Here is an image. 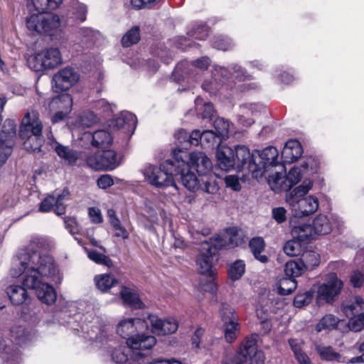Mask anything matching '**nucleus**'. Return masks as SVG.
Instances as JSON below:
<instances>
[{
	"label": "nucleus",
	"instance_id": "f257e3e1",
	"mask_svg": "<svg viewBox=\"0 0 364 364\" xmlns=\"http://www.w3.org/2000/svg\"><path fill=\"white\" fill-rule=\"evenodd\" d=\"M47 245L44 237L31 236L29 243L19 249L13 258L11 275L14 278L22 276V284L34 290L38 299L49 306L55 303L57 294L48 281L60 284L63 276L53 257L43 252Z\"/></svg>",
	"mask_w": 364,
	"mask_h": 364
},
{
	"label": "nucleus",
	"instance_id": "f03ea898",
	"mask_svg": "<svg viewBox=\"0 0 364 364\" xmlns=\"http://www.w3.org/2000/svg\"><path fill=\"white\" fill-rule=\"evenodd\" d=\"M173 159H167L159 166L149 165L143 173L147 181L157 188L173 186L177 189L176 181H180L188 190L196 192L202 191L213 194L216 190V184L213 181L203 182L199 186L196 175L190 171V167L186 162L187 154L181 150H173Z\"/></svg>",
	"mask_w": 364,
	"mask_h": 364
},
{
	"label": "nucleus",
	"instance_id": "7ed1b4c3",
	"mask_svg": "<svg viewBox=\"0 0 364 364\" xmlns=\"http://www.w3.org/2000/svg\"><path fill=\"white\" fill-rule=\"evenodd\" d=\"M211 75V79L205 80L202 84V88L210 95H216L223 90L245 92L257 87L255 82L243 83L237 87V82L252 79L247 70L237 63H230L227 65H214Z\"/></svg>",
	"mask_w": 364,
	"mask_h": 364
},
{
	"label": "nucleus",
	"instance_id": "20e7f679",
	"mask_svg": "<svg viewBox=\"0 0 364 364\" xmlns=\"http://www.w3.org/2000/svg\"><path fill=\"white\" fill-rule=\"evenodd\" d=\"M320 160L316 156H308L304 159L299 166H293L288 173L284 171L269 176V186L273 191L279 193L288 191L298 183L301 178H309L317 174L320 168Z\"/></svg>",
	"mask_w": 364,
	"mask_h": 364
},
{
	"label": "nucleus",
	"instance_id": "39448f33",
	"mask_svg": "<svg viewBox=\"0 0 364 364\" xmlns=\"http://www.w3.org/2000/svg\"><path fill=\"white\" fill-rule=\"evenodd\" d=\"M254 178L267 177L269 183V176L277 174V172L285 170L282 161H279V151L272 146L265 147L262 150L256 149Z\"/></svg>",
	"mask_w": 364,
	"mask_h": 364
},
{
	"label": "nucleus",
	"instance_id": "423d86ee",
	"mask_svg": "<svg viewBox=\"0 0 364 364\" xmlns=\"http://www.w3.org/2000/svg\"><path fill=\"white\" fill-rule=\"evenodd\" d=\"M26 24L29 31L48 35L52 40L57 39L56 35L61 36L60 18L58 16L33 14L26 18Z\"/></svg>",
	"mask_w": 364,
	"mask_h": 364
},
{
	"label": "nucleus",
	"instance_id": "0eeeda50",
	"mask_svg": "<svg viewBox=\"0 0 364 364\" xmlns=\"http://www.w3.org/2000/svg\"><path fill=\"white\" fill-rule=\"evenodd\" d=\"M257 334L247 338L235 357L225 364H264V353L257 349Z\"/></svg>",
	"mask_w": 364,
	"mask_h": 364
},
{
	"label": "nucleus",
	"instance_id": "6e6552de",
	"mask_svg": "<svg viewBox=\"0 0 364 364\" xmlns=\"http://www.w3.org/2000/svg\"><path fill=\"white\" fill-rule=\"evenodd\" d=\"M183 152L187 154V158L185 159V161L190 167V171L195 175V173L191 171L193 168L196 170L198 174V177L196 176L198 186H203L202 184L203 185V182H205V181L209 182L213 181L217 186V190L213 193L215 194L219 190V186L215 179L209 176L213 168V164L210 158H208L207 155L202 151H193L190 154H188L186 151Z\"/></svg>",
	"mask_w": 364,
	"mask_h": 364
},
{
	"label": "nucleus",
	"instance_id": "1a4fd4ad",
	"mask_svg": "<svg viewBox=\"0 0 364 364\" xmlns=\"http://www.w3.org/2000/svg\"><path fill=\"white\" fill-rule=\"evenodd\" d=\"M332 226L325 215H318L312 224L299 223L293 227V233L298 234V238L303 241H311L317 235L329 234Z\"/></svg>",
	"mask_w": 364,
	"mask_h": 364
},
{
	"label": "nucleus",
	"instance_id": "9d476101",
	"mask_svg": "<svg viewBox=\"0 0 364 364\" xmlns=\"http://www.w3.org/2000/svg\"><path fill=\"white\" fill-rule=\"evenodd\" d=\"M211 60L208 56H202L191 62L182 60L175 67L172 73V78L178 83L183 82L186 78L196 80L195 70H206L210 66Z\"/></svg>",
	"mask_w": 364,
	"mask_h": 364
},
{
	"label": "nucleus",
	"instance_id": "9b49d317",
	"mask_svg": "<svg viewBox=\"0 0 364 364\" xmlns=\"http://www.w3.org/2000/svg\"><path fill=\"white\" fill-rule=\"evenodd\" d=\"M127 347L132 350L134 360L140 363L149 355L150 350L156 345V338L148 333L138 331L126 341Z\"/></svg>",
	"mask_w": 364,
	"mask_h": 364
},
{
	"label": "nucleus",
	"instance_id": "f8f14e48",
	"mask_svg": "<svg viewBox=\"0 0 364 364\" xmlns=\"http://www.w3.org/2000/svg\"><path fill=\"white\" fill-rule=\"evenodd\" d=\"M87 165L95 170L112 171L119 166L121 161L112 149L102 150L90 154L86 158Z\"/></svg>",
	"mask_w": 364,
	"mask_h": 364
},
{
	"label": "nucleus",
	"instance_id": "ddd939ff",
	"mask_svg": "<svg viewBox=\"0 0 364 364\" xmlns=\"http://www.w3.org/2000/svg\"><path fill=\"white\" fill-rule=\"evenodd\" d=\"M343 286V282L338 279L336 273L328 274L325 282L318 289L317 303L318 304L323 302L331 304L341 293Z\"/></svg>",
	"mask_w": 364,
	"mask_h": 364
},
{
	"label": "nucleus",
	"instance_id": "4468645a",
	"mask_svg": "<svg viewBox=\"0 0 364 364\" xmlns=\"http://www.w3.org/2000/svg\"><path fill=\"white\" fill-rule=\"evenodd\" d=\"M215 242L216 240L202 243L201 251L196 259V264L202 275L210 277L215 275V269L213 268V257L220 247V245L218 247Z\"/></svg>",
	"mask_w": 364,
	"mask_h": 364
},
{
	"label": "nucleus",
	"instance_id": "2eb2a0df",
	"mask_svg": "<svg viewBox=\"0 0 364 364\" xmlns=\"http://www.w3.org/2000/svg\"><path fill=\"white\" fill-rule=\"evenodd\" d=\"M235 161V170L238 172L247 171L251 173L254 178V168L255 165L256 149L250 151V149L245 145H236L233 147Z\"/></svg>",
	"mask_w": 364,
	"mask_h": 364
},
{
	"label": "nucleus",
	"instance_id": "dca6fc26",
	"mask_svg": "<svg viewBox=\"0 0 364 364\" xmlns=\"http://www.w3.org/2000/svg\"><path fill=\"white\" fill-rule=\"evenodd\" d=\"M80 79V74L72 67H65L53 75L52 86L55 91L63 92L68 90L75 85Z\"/></svg>",
	"mask_w": 364,
	"mask_h": 364
},
{
	"label": "nucleus",
	"instance_id": "f3484780",
	"mask_svg": "<svg viewBox=\"0 0 364 364\" xmlns=\"http://www.w3.org/2000/svg\"><path fill=\"white\" fill-rule=\"evenodd\" d=\"M43 124L37 117L35 112H27L23 117L19 128L18 134L21 139L28 138L34 136L36 139L38 136L42 134Z\"/></svg>",
	"mask_w": 364,
	"mask_h": 364
},
{
	"label": "nucleus",
	"instance_id": "a211bd4d",
	"mask_svg": "<svg viewBox=\"0 0 364 364\" xmlns=\"http://www.w3.org/2000/svg\"><path fill=\"white\" fill-rule=\"evenodd\" d=\"M47 138L48 140V144L54 149L56 154L66 164L69 166L75 165L79 158L78 152L76 150L71 149L68 146H64L60 143L58 142L52 134L51 128H49V130L48 131Z\"/></svg>",
	"mask_w": 364,
	"mask_h": 364
},
{
	"label": "nucleus",
	"instance_id": "6ab92c4d",
	"mask_svg": "<svg viewBox=\"0 0 364 364\" xmlns=\"http://www.w3.org/2000/svg\"><path fill=\"white\" fill-rule=\"evenodd\" d=\"M312 187L313 179L306 178L304 179L301 184L286 191V202L291 208V213Z\"/></svg>",
	"mask_w": 364,
	"mask_h": 364
},
{
	"label": "nucleus",
	"instance_id": "aec40b11",
	"mask_svg": "<svg viewBox=\"0 0 364 364\" xmlns=\"http://www.w3.org/2000/svg\"><path fill=\"white\" fill-rule=\"evenodd\" d=\"M208 26L203 22L196 23L192 28L187 32V36H180L178 39L176 46L182 50L191 46V41L189 38L196 40L204 41L209 34Z\"/></svg>",
	"mask_w": 364,
	"mask_h": 364
},
{
	"label": "nucleus",
	"instance_id": "412c9836",
	"mask_svg": "<svg viewBox=\"0 0 364 364\" xmlns=\"http://www.w3.org/2000/svg\"><path fill=\"white\" fill-rule=\"evenodd\" d=\"M148 319L154 333L158 335H167L175 333L178 324L175 318L161 319L156 316L149 315Z\"/></svg>",
	"mask_w": 364,
	"mask_h": 364
},
{
	"label": "nucleus",
	"instance_id": "4be33fe9",
	"mask_svg": "<svg viewBox=\"0 0 364 364\" xmlns=\"http://www.w3.org/2000/svg\"><path fill=\"white\" fill-rule=\"evenodd\" d=\"M137 119L135 114L123 111L110 122V127L123 129L124 133L132 136L136 128Z\"/></svg>",
	"mask_w": 364,
	"mask_h": 364
},
{
	"label": "nucleus",
	"instance_id": "5701e85b",
	"mask_svg": "<svg viewBox=\"0 0 364 364\" xmlns=\"http://www.w3.org/2000/svg\"><path fill=\"white\" fill-rule=\"evenodd\" d=\"M318 205L319 203L317 197L314 196L304 197L291 213L292 218L290 223H293L294 218H301L314 214L318 210Z\"/></svg>",
	"mask_w": 364,
	"mask_h": 364
},
{
	"label": "nucleus",
	"instance_id": "b1692460",
	"mask_svg": "<svg viewBox=\"0 0 364 364\" xmlns=\"http://www.w3.org/2000/svg\"><path fill=\"white\" fill-rule=\"evenodd\" d=\"M203 132L199 129H195L191 133L187 132L186 130L181 129L175 134V138L178 142V147L174 150L188 149L191 145H201Z\"/></svg>",
	"mask_w": 364,
	"mask_h": 364
},
{
	"label": "nucleus",
	"instance_id": "393cba45",
	"mask_svg": "<svg viewBox=\"0 0 364 364\" xmlns=\"http://www.w3.org/2000/svg\"><path fill=\"white\" fill-rule=\"evenodd\" d=\"M144 321L139 318H128L121 320L117 326V333L122 338L128 341L134 334H136L141 326L144 327Z\"/></svg>",
	"mask_w": 364,
	"mask_h": 364
},
{
	"label": "nucleus",
	"instance_id": "a878e982",
	"mask_svg": "<svg viewBox=\"0 0 364 364\" xmlns=\"http://www.w3.org/2000/svg\"><path fill=\"white\" fill-rule=\"evenodd\" d=\"M27 287L22 283L20 284H11L6 287V293L11 304L15 306L28 305L30 304L31 297L28 293Z\"/></svg>",
	"mask_w": 364,
	"mask_h": 364
},
{
	"label": "nucleus",
	"instance_id": "bb28decb",
	"mask_svg": "<svg viewBox=\"0 0 364 364\" xmlns=\"http://www.w3.org/2000/svg\"><path fill=\"white\" fill-rule=\"evenodd\" d=\"M304 152L301 143L297 139L287 141L282 151L283 164H292L297 161Z\"/></svg>",
	"mask_w": 364,
	"mask_h": 364
},
{
	"label": "nucleus",
	"instance_id": "cd10ccee",
	"mask_svg": "<svg viewBox=\"0 0 364 364\" xmlns=\"http://www.w3.org/2000/svg\"><path fill=\"white\" fill-rule=\"evenodd\" d=\"M218 166L223 171L235 170V161L233 148L228 146H222L216 151Z\"/></svg>",
	"mask_w": 364,
	"mask_h": 364
},
{
	"label": "nucleus",
	"instance_id": "c85d7f7f",
	"mask_svg": "<svg viewBox=\"0 0 364 364\" xmlns=\"http://www.w3.org/2000/svg\"><path fill=\"white\" fill-rule=\"evenodd\" d=\"M83 138L90 140L92 146L101 149L110 145L113 141L111 134L105 129H99L94 132H85Z\"/></svg>",
	"mask_w": 364,
	"mask_h": 364
},
{
	"label": "nucleus",
	"instance_id": "c756f323",
	"mask_svg": "<svg viewBox=\"0 0 364 364\" xmlns=\"http://www.w3.org/2000/svg\"><path fill=\"white\" fill-rule=\"evenodd\" d=\"M261 105L257 103L244 104L240 106L237 122L244 127H250L255 122L252 116L259 111Z\"/></svg>",
	"mask_w": 364,
	"mask_h": 364
},
{
	"label": "nucleus",
	"instance_id": "7c9ffc66",
	"mask_svg": "<svg viewBox=\"0 0 364 364\" xmlns=\"http://www.w3.org/2000/svg\"><path fill=\"white\" fill-rule=\"evenodd\" d=\"M119 293L123 302L126 305L135 309H141L144 307L139 295L134 290L122 285Z\"/></svg>",
	"mask_w": 364,
	"mask_h": 364
},
{
	"label": "nucleus",
	"instance_id": "2f4dec72",
	"mask_svg": "<svg viewBox=\"0 0 364 364\" xmlns=\"http://www.w3.org/2000/svg\"><path fill=\"white\" fill-rule=\"evenodd\" d=\"M0 359L2 364H23L21 351L12 342L4 349Z\"/></svg>",
	"mask_w": 364,
	"mask_h": 364
},
{
	"label": "nucleus",
	"instance_id": "473e14b6",
	"mask_svg": "<svg viewBox=\"0 0 364 364\" xmlns=\"http://www.w3.org/2000/svg\"><path fill=\"white\" fill-rule=\"evenodd\" d=\"M195 107L198 118L207 122L213 119L215 111L211 102H205L203 98L198 96L195 100Z\"/></svg>",
	"mask_w": 364,
	"mask_h": 364
},
{
	"label": "nucleus",
	"instance_id": "72a5a7b5",
	"mask_svg": "<svg viewBox=\"0 0 364 364\" xmlns=\"http://www.w3.org/2000/svg\"><path fill=\"white\" fill-rule=\"evenodd\" d=\"M249 247L255 259L261 263L268 262L269 258L262 252L265 248V242L262 237H254L249 241Z\"/></svg>",
	"mask_w": 364,
	"mask_h": 364
},
{
	"label": "nucleus",
	"instance_id": "f704fd0d",
	"mask_svg": "<svg viewBox=\"0 0 364 364\" xmlns=\"http://www.w3.org/2000/svg\"><path fill=\"white\" fill-rule=\"evenodd\" d=\"M11 336L18 344H27L34 341L35 333L29 328L18 326L11 330Z\"/></svg>",
	"mask_w": 364,
	"mask_h": 364
},
{
	"label": "nucleus",
	"instance_id": "c9c22d12",
	"mask_svg": "<svg viewBox=\"0 0 364 364\" xmlns=\"http://www.w3.org/2000/svg\"><path fill=\"white\" fill-rule=\"evenodd\" d=\"M46 69H52L62 63V56L58 48H50L41 52Z\"/></svg>",
	"mask_w": 364,
	"mask_h": 364
},
{
	"label": "nucleus",
	"instance_id": "e433bc0d",
	"mask_svg": "<svg viewBox=\"0 0 364 364\" xmlns=\"http://www.w3.org/2000/svg\"><path fill=\"white\" fill-rule=\"evenodd\" d=\"M99 36L98 31L87 27L80 28L76 33L77 43L81 44V47H89Z\"/></svg>",
	"mask_w": 364,
	"mask_h": 364
},
{
	"label": "nucleus",
	"instance_id": "4c0bfd02",
	"mask_svg": "<svg viewBox=\"0 0 364 364\" xmlns=\"http://www.w3.org/2000/svg\"><path fill=\"white\" fill-rule=\"evenodd\" d=\"M50 106L53 109L65 110L71 112L73 107V98L68 93H63L53 97Z\"/></svg>",
	"mask_w": 364,
	"mask_h": 364
},
{
	"label": "nucleus",
	"instance_id": "58836bf2",
	"mask_svg": "<svg viewBox=\"0 0 364 364\" xmlns=\"http://www.w3.org/2000/svg\"><path fill=\"white\" fill-rule=\"evenodd\" d=\"M304 270H313L320 264V255L313 250H306L299 259Z\"/></svg>",
	"mask_w": 364,
	"mask_h": 364
},
{
	"label": "nucleus",
	"instance_id": "ea45409f",
	"mask_svg": "<svg viewBox=\"0 0 364 364\" xmlns=\"http://www.w3.org/2000/svg\"><path fill=\"white\" fill-rule=\"evenodd\" d=\"M294 238L285 242L283 250L290 257H295L301 254L302 245L307 244L309 241H303L298 238V234L292 232Z\"/></svg>",
	"mask_w": 364,
	"mask_h": 364
},
{
	"label": "nucleus",
	"instance_id": "a19ab883",
	"mask_svg": "<svg viewBox=\"0 0 364 364\" xmlns=\"http://www.w3.org/2000/svg\"><path fill=\"white\" fill-rule=\"evenodd\" d=\"M16 124L13 119H7L4 121L0 137L4 141V144L7 145L8 142H11V146L14 145V138L16 136Z\"/></svg>",
	"mask_w": 364,
	"mask_h": 364
},
{
	"label": "nucleus",
	"instance_id": "79ce46f5",
	"mask_svg": "<svg viewBox=\"0 0 364 364\" xmlns=\"http://www.w3.org/2000/svg\"><path fill=\"white\" fill-rule=\"evenodd\" d=\"M223 139L212 129L203 131L201 146L207 149L218 147Z\"/></svg>",
	"mask_w": 364,
	"mask_h": 364
},
{
	"label": "nucleus",
	"instance_id": "37998d69",
	"mask_svg": "<svg viewBox=\"0 0 364 364\" xmlns=\"http://www.w3.org/2000/svg\"><path fill=\"white\" fill-rule=\"evenodd\" d=\"M97 288L102 292H106L118 283V280L111 274H102L95 277Z\"/></svg>",
	"mask_w": 364,
	"mask_h": 364
},
{
	"label": "nucleus",
	"instance_id": "c03bdc74",
	"mask_svg": "<svg viewBox=\"0 0 364 364\" xmlns=\"http://www.w3.org/2000/svg\"><path fill=\"white\" fill-rule=\"evenodd\" d=\"M273 77L280 83L289 85L295 80L294 71L285 68L284 65H279L274 68L272 71Z\"/></svg>",
	"mask_w": 364,
	"mask_h": 364
},
{
	"label": "nucleus",
	"instance_id": "a18cd8bd",
	"mask_svg": "<svg viewBox=\"0 0 364 364\" xmlns=\"http://www.w3.org/2000/svg\"><path fill=\"white\" fill-rule=\"evenodd\" d=\"M211 46L222 51H228L235 47V44L233 40L224 35H216L210 41Z\"/></svg>",
	"mask_w": 364,
	"mask_h": 364
},
{
	"label": "nucleus",
	"instance_id": "49530a36",
	"mask_svg": "<svg viewBox=\"0 0 364 364\" xmlns=\"http://www.w3.org/2000/svg\"><path fill=\"white\" fill-rule=\"evenodd\" d=\"M63 0H31L38 13L47 14L58 8Z\"/></svg>",
	"mask_w": 364,
	"mask_h": 364
},
{
	"label": "nucleus",
	"instance_id": "de8ad7c7",
	"mask_svg": "<svg viewBox=\"0 0 364 364\" xmlns=\"http://www.w3.org/2000/svg\"><path fill=\"white\" fill-rule=\"evenodd\" d=\"M316 352L319 355L321 360L329 362H339L341 355L336 352L332 346H326L322 345L316 346Z\"/></svg>",
	"mask_w": 364,
	"mask_h": 364
},
{
	"label": "nucleus",
	"instance_id": "09e8293b",
	"mask_svg": "<svg viewBox=\"0 0 364 364\" xmlns=\"http://www.w3.org/2000/svg\"><path fill=\"white\" fill-rule=\"evenodd\" d=\"M69 12L71 14L70 18H73L74 21L82 23L86 20L87 8L85 4L77 1L72 4Z\"/></svg>",
	"mask_w": 364,
	"mask_h": 364
},
{
	"label": "nucleus",
	"instance_id": "8fccbe9b",
	"mask_svg": "<svg viewBox=\"0 0 364 364\" xmlns=\"http://www.w3.org/2000/svg\"><path fill=\"white\" fill-rule=\"evenodd\" d=\"M304 269L299 259L298 261L289 260L285 264L284 274L286 277L295 279L304 272Z\"/></svg>",
	"mask_w": 364,
	"mask_h": 364
},
{
	"label": "nucleus",
	"instance_id": "3c124183",
	"mask_svg": "<svg viewBox=\"0 0 364 364\" xmlns=\"http://www.w3.org/2000/svg\"><path fill=\"white\" fill-rule=\"evenodd\" d=\"M36 137V140L34 139V136L21 139L23 140V147L28 151H32L33 153H41L42 151L41 147L44 143V139L42 134H40V136Z\"/></svg>",
	"mask_w": 364,
	"mask_h": 364
},
{
	"label": "nucleus",
	"instance_id": "603ef678",
	"mask_svg": "<svg viewBox=\"0 0 364 364\" xmlns=\"http://www.w3.org/2000/svg\"><path fill=\"white\" fill-rule=\"evenodd\" d=\"M297 282L295 279L284 277L277 287V293L282 296L291 294L296 288Z\"/></svg>",
	"mask_w": 364,
	"mask_h": 364
},
{
	"label": "nucleus",
	"instance_id": "864d4df0",
	"mask_svg": "<svg viewBox=\"0 0 364 364\" xmlns=\"http://www.w3.org/2000/svg\"><path fill=\"white\" fill-rule=\"evenodd\" d=\"M245 272V263L242 259H237L232 262L228 269V276L232 281L240 279Z\"/></svg>",
	"mask_w": 364,
	"mask_h": 364
},
{
	"label": "nucleus",
	"instance_id": "5fc2aeb1",
	"mask_svg": "<svg viewBox=\"0 0 364 364\" xmlns=\"http://www.w3.org/2000/svg\"><path fill=\"white\" fill-rule=\"evenodd\" d=\"M140 40V29L137 26L130 28L122 37V45L123 47H129L137 43Z\"/></svg>",
	"mask_w": 364,
	"mask_h": 364
},
{
	"label": "nucleus",
	"instance_id": "6e6d98bb",
	"mask_svg": "<svg viewBox=\"0 0 364 364\" xmlns=\"http://www.w3.org/2000/svg\"><path fill=\"white\" fill-rule=\"evenodd\" d=\"M339 319L333 314L325 315L316 325V331L321 332L324 329H332L337 327Z\"/></svg>",
	"mask_w": 364,
	"mask_h": 364
},
{
	"label": "nucleus",
	"instance_id": "4d7b16f0",
	"mask_svg": "<svg viewBox=\"0 0 364 364\" xmlns=\"http://www.w3.org/2000/svg\"><path fill=\"white\" fill-rule=\"evenodd\" d=\"M224 336L228 343H232L240 332L239 323L237 320L224 323Z\"/></svg>",
	"mask_w": 364,
	"mask_h": 364
},
{
	"label": "nucleus",
	"instance_id": "13d9d810",
	"mask_svg": "<svg viewBox=\"0 0 364 364\" xmlns=\"http://www.w3.org/2000/svg\"><path fill=\"white\" fill-rule=\"evenodd\" d=\"M127 348L122 347L113 349L110 354L112 360L115 364H132L131 358L127 353Z\"/></svg>",
	"mask_w": 364,
	"mask_h": 364
},
{
	"label": "nucleus",
	"instance_id": "bf43d9fd",
	"mask_svg": "<svg viewBox=\"0 0 364 364\" xmlns=\"http://www.w3.org/2000/svg\"><path fill=\"white\" fill-rule=\"evenodd\" d=\"M229 126V122L223 117H217L213 121L214 132L223 139L228 136Z\"/></svg>",
	"mask_w": 364,
	"mask_h": 364
},
{
	"label": "nucleus",
	"instance_id": "052dcab7",
	"mask_svg": "<svg viewBox=\"0 0 364 364\" xmlns=\"http://www.w3.org/2000/svg\"><path fill=\"white\" fill-rule=\"evenodd\" d=\"M28 65L36 72L47 70L41 52L31 56L27 60Z\"/></svg>",
	"mask_w": 364,
	"mask_h": 364
},
{
	"label": "nucleus",
	"instance_id": "680f3d73",
	"mask_svg": "<svg viewBox=\"0 0 364 364\" xmlns=\"http://www.w3.org/2000/svg\"><path fill=\"white\" fill-rule=\"evenodd\" d=\"M204 329L202 328H198L192 338H191V344L193 348L195 349H208V346L203 341V337L204 336Z\"/></svg>",
	"mask_w": 364,
	"mask_h": 364
},
{
	"label": "nucleus",
	"instance_id": "e2e57ef3",
	"mask_svg": "<svg viewBox=\"0 0 364 364\" xmlns=\"http://www.w3.org/2000/svg\"><path fill=\"white\" fill-rule=\"evenodd\" d=\"M88 258L95 262L96 264H105L107 267L112 264V260L105 255L99 252L96 250H90L87 251Z\"/></svg>",
	"mask_w": 364,
	"mask_h": 364
},
{
	"label": "nucleus",
	"instance_id": "0e129e2a",
	"mask_svg": "<svg viewBox=\"0 0 364 364\" xmlns=\"http://www.w3.org/2000/svg\"><path fill=\"white\" fill-rule=\"evenodd\" d=\"M313 299V293L307 291L304 293H298L294 299V306L296 308H302L311 303Z\"/></svg>",
	"mask_w": 364,
	"mask_h": 364
},
{
	"label": "nucleus",
	"instance_id": "69168bd1",
	"mask_svg": "<svg viewBox=\"0 0 364 364\" xmlns=\"http://www.w3.org/2000/svg\"><path fill=\"white\" fill-rule=\"evenodd\" d=\"M220 313L223 323L237 320L235 316V309L227 303L221 304Z\"/></svg>",
	"mask_w": 364,
	"mask_h": 364
},
{
	"label": "nucleus",
	"instance_id": "338daca9",
	"mask_svg": "<svg viewBox=\"0 0 364 364\" xmlns=\"http://www.w3.org/2000/svg\"><path fill=\"white\" fill-rule=\"evenodd\" d=\"M348 326L350 330L354 332L360 331L364 328V313L359 314L357 316H352Z\"/></svg>",
	"mask_w": 364,
	"mask_h": 364
},
{
	"label": "nucleus",
	"instance_id": "774afa93",
	"mask_svg": "<svg viewBox=\"0 0 364 364\" xmlns=\"http://www.w3.org/2000/svg\"><path fill=\"white\" fill-rule=\"evenodd\" d=\"M246 65L252 70L259 71H266L269 67V64L266 60L264 59H254L246 62Z\"/></svg>",
	"mask_w": 364,
	"mask_h": 364
}]
</instances>
